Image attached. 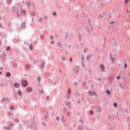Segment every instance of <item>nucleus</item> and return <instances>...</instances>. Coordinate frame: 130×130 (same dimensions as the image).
Returning a JSON list of instances; mask_svg holds the SVG:
<instances>
[{"instance_id": "f257e3e1", "label": "nucleus", "mask_w": 130, "mask_h": 130, "mask_svg": "<svg viewBox=\"0 0 130 130\" xmlns=\"http://www.w3.org/2000/svg\"><path fill=\"white\" fill-rule=\"evenodd\" d=\"M22 84L23 87H26L27 85H28V82H27V81L23 80L22 81Z\"/></svg>"}, {"instance_id": "f03ea898", "label": "nucleus", "mask_w": 130, "mask_h": 130, "mask_svg": "<svg viewBox=\"0 0 130 130\" xmlns=\"http://www.w3.org/2000/svg\"><path fill=\"white\" fill-rule=\"evenodd\" d=\"M33 91V89L31 87H27L26 88V91L31 92Z\"/></svg>"}, {"instance_id": "7ed1b4c3", "label": "nucleus", "mask_w": 130, "mask_h": 130, "mask_svg": "<svg viewBox=\"0 0 130 130\" xmlns=\"http://www.w3.org/2000/svg\"><path fill=\"white\" fill-rule=\"evenodd\" d=\"M100 69L102 70V71H104V69H105V67H104V66H103V64H101L100 66Z\"/></svg>"}, {"instance_id": "20e7f679", "label": "nucleus", "mask_w": 130, "mask_h": 130, "mask_svg": "<svg viewBox=\"0 0 130 130\" xmlns=\"http://www.w3.org/2000/svg\"><path fill=\"white\" fill-rule=\"evenodd\" d=\"M106 94H108V95H110V90H109V89H107L106 91Z\"/></svg>"}, {"instance_id": "39448f33", "label": "nucleus", "mask_w": 130, "mask_h": 130, "mask_svg": "<svg viewBox=\"0 0 130 130\" xmlns=\"http://www.w3.org/2000/svg\"><path fill=\"white\" fill-rule=\"evenodd\" d=\"M14 86L15 87V88H19V84L14 83Z\"/></svg>"}, {"instance_id": "423d86ee", "label": "nucleus", "mask_w": 130, "mask_h": 130, "mask_svg": "<svg viewBox=\"0 0 130 130\" xmlns=\"http://www.w3.org/2000/svg\"><path fill=\"white\" fill-rule=\"evenodd\" d=\"M6 76L7 77H10L11 76V73L9 72L6 73Z\"/></svg>"}, {"instance_id": "0eeeda50", "label": "nucleus", "mask_w": 130, "mask_h": 130, "mask_svg": "<svg viewBox=\"0 0 130 130\" xmlns=\"http://www.w3.org/2000/svg\"><path fill=\"white\" fill-rule=\"evenodd\" d=\"M26 69H27V70H29V69H30V65H27Z\"/></svg>"}, {"instance_id": "6e6552de", "label": "nucleus", "mask_w": 130, "mask_h": 130, "mask_svg": "<svg viewBox=\"0 0 130 130\" xmlns=\"http://www.w3.org/2000/svg\"><path fill=\"white\" fill-rule=\"evenodd\" d=\"M18 95H19V96H22V94H21V91H19Z\"/></svg>"}, {"instance_id": "1a4fd4ad", "label": "nucleus", "mask_w": 130, "mask_h": 130, "mask_svg": "<svg viewBox=\"0 0 130 130\" xmlns=\"http://www.w3.org/2000/svg\"><path fill=\"white\" fill-rule=\"evenodd\" d=\"M111 59L113 62L114 61V58H111Z\"/></svg>"}, {"instance_id": "9d476101", "label": "nucleus", "mask_w": 130, "mask_h": 130, "mask_svg": "<svg viewBox=\"0 0 130 130\" xmlns=\"http://www.w3.org/2000/svg\"><path fill=\"white\" fill-rule=\"evenodd\" d=\"M10 47H8L6 50H10Z\"/></svg>"}, {"instance_id": "9b49d317", "label": "nucleus", "mask_w": 130, "mask_h": 130, "mask_svg": "<svg viewBox=\"0 0 130 130\" xmlns=\"http://www.w3.org/2000/svg\"><path fill=\"white\" fill-rule=\"evenodd\" d=\"M29 47L30 48V50H32V45H30Z\"/></svg>"}, {"instance_id": "f8f14e48", "label": "nucleus", "mask_w": 130, "mask_h": 130, "mask_svg": "<svg viewBox=\"0 0 130 130\" xmlns=\"http://www.w3.org/2000/svg\"><path fill=\"white\" fill-rule=\"evenodd\" d=\"M119 79H120V77L119 76L117 77V80H119Z\"/></svg>"}, {"instance_id": "ddd939ff", "label": "nucleus", "mask_w": 130, "mask_h": 130, "mask_svg": "<svg viewBox=\"0 0 130 130\" xmlns=\"http://www.w3.org/2000/svg\"><path fill=\"white\" fill-rule=\"evenodd\" d=\"M114 107H117V104H114Z\"/></svg>"}, {"instance_id": "4468645a", "label": "nucleus", "mask_w": 130, "mask_h": 130, "mask_svg": "<svg viewBox=\"0 0 130 130\" xmlns=\"http://www.w3.org/2000/svg\"><path fill=\"white\" fill-rule=\"evenodd\" d=\"M127 64H126V63H125L124 64V68H125V69L126 68V67H127Z\"/></svg>"}, {"instance_id": "2eb2a0df", "label": "nucleus", "mask_w": 130, "mask_h": 130, "mask_svg": "<svg viewBox=\"0 0 130 130\" xmlns=\"http://www.w3.org/2000/svg\"><path fill=\"white\" fill-rule=\"evenodd\" d=\"M127 3H128V0H126V1H125V3H126V4H127Z\"/></svg>"}, {"instance_id": "dca6fc26", "label": "nucleus", "mask_w": 130, "mask_h": 130, "mask_svg": "<svg viewBox=\"0 0 130 130\" xmlns=\"http://www.w3.org/2000/svg\"><path fill=\"white\" fill-rule=\"evenodd\" d=\"M53 15H54V16H56V13L54 12V13H53Z\"/></svg>"}, {"instance_id": "f3484780", "label": "nucleus", "mask_w": 130, "mask_h": 130, "mask_svg": "<svg viewBox=\"0 0 130 130\" xmlns=\"http://www.w3.org/2000/svg\"><path fill=\"white\" fill-rule=\"evenodd\" d=\"M72 60H73V58H71L70 59V61H72Z\"/></svg>"}, {"instance_id": "a211bd4d", "label": "nucleus", "mask_w": 130, "mask_h": 130, "mask_svg": "<svg viewBox=\"0 0 130 130\" xmlns=\"http://www.w3.org/2000/svg\"><path fill=\"white\" fill-rule=\"evenodd\" d=\"M90 113H93V112L92 111H90Z\"/></svg>"}, {"instance_id": "6ab92c4d", "label": "nucleus", "mask_w": 130, "mask_h": 130, "mask_svg": "<svg viewBox=\"0 0 130 130\" xmlns=\"http://www.w3.org/2000/svg\"><path fill=\"white\" fill-rule=\"evenodd\" d=\"M22 13H25V12L23 11H22Z\"/></svg>"}, {"instance_id": "aec40b11", "label": "nucleus", "mask_w": 130, "mask_h": 130, "mask_svg": "<svg viewBox=\"0 0 130 130\" xmlns=\"http://www.w3.org/2000/svg\"><path fill=\"white\" fill-rule=\"evenodd\" d=\"M89 94H90V95L91 94V92H89Z\"/></svg>"}, {"instance_id": "412c9836", "label": "nucleus", "mask_w": 130, "mask_h": 130, "mask_svg": "<svg viewBox=\"0 0 130 130\" xmlns=\"http://www.w3.org/2000/svg\"><path fill=\"white\" fill-rule=\"evenodd\" d=\"M1 74H2V72H0V75H1Z\"/></svg>"}]
</instances>
